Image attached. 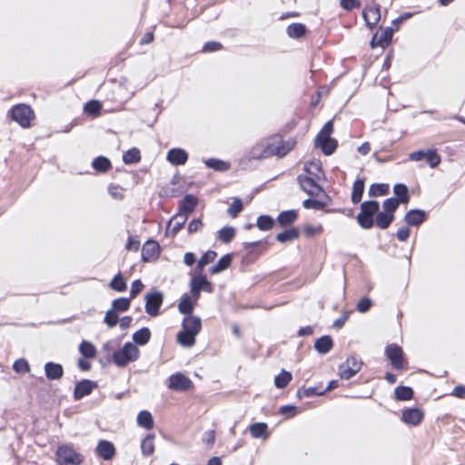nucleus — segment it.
<instances>
[{"label":"nucleus","mask_w":465,"mask_h":465,"mask_svg":"<svg viewBox=\"0 0 465 465\" xmlns=\"http://www.w3.org/2000/svg\"><path fill=\"white\" fill-rule=\"evenodd\" d=\"M137 423L139 426L150 430L153 427V419L147 411H142L137 415Z\"/></svg>","instance_id":"obj_31"},{"label":"nucleus","mask_w":465,"mask_h":465,"mask_svg":"<svg viewBox=\"0 0 465 465\" xmlns=\"http://www.w3.org/2000/svg\"><path fill=\"white\" fill-rule=\"evenodd\" d=\"M140 355V351L135 344L126 342L120 350L113 351L112 361L118 367H125L130 362L135 361Z\"/></svg>","instance_id":"obj_2"},{"label":"nucleus","mask_w":465,"mask_h":465,"mask_svg":"<svg viewBox=\"0 0 465 465\" xmlns=\"http://www.w3.org/2000/svg\"><path fill=\"white\" fill-rule=\"evenodd\" d=\"M306 28L302 24L293 23L287 27V34L292 38H299L305 34Z\"/></svg>","instance_id":"obj_40"},{"label":"nucleus","mask_w":465,"mask_h":465,"mask_svg":"<svg viewBox=\"0 0 465 465\" xmlns=\"http://www.w3.org/2000/svg\"><path fill=\"white\" fill-rule=\"evenodd\" d=\"M141 160L140 151L137 148L129 149L124 155L123 161L127 164L136 163Z\"/></svg>","instance_id":"obj_43"},{"label":"nucleus","mask_w":465,"mask_h":465,"mask_svg":"<svg viewBox=\"0 0 465 465\" xmlns=\"http://www.w3.org/2000/svg\"><path fill=\"white\" fill-rule=\"evenodd\" d=\"M273 220L269 215H261L257 219V226L262 231H268L273 226Z\"/></svg>","instance_id":"obj_51"},{"label":"nucleus","mask_w":465,"mask_h":465,"mask_svg":"<svg viewBox=\"0 0 465 465\" xmlns=\"http://www.w3.org/2000/svg\"><path fill=\"white\" fill-rule=\"evenodd\" d=\"M293 146L294 142L284 141L279 135L270 137L266 140V149L269 157L277 156L282 158L291 152Z\"/></svg>","instance_id":"obj_3"},{"label":"nucleus","mask_w":465,"mask_h":465,"mask_svg":"<svg viewBox=\"0 0 465 465\" xmlns=\"http://www.w3.org/2000/svg\"><path fill=\"white\" fill-rule=\"evenodd\" d=\"M232 262V257L230 254H225L220 258L218 262L210 269L212 274L219 273L226 270Z\"/></svg>","instance_id":"obj_32"},{"label":"nucleus","mask_w":465,"mask_h":465,"mask_svg":"<svg viewBox=\"0 0 465 465\" xmlns=\"http://www.w3.org/2000/svg\"><path fill=\"white\" fill-rule=\"evenodd\" d=\"M154 434H148L141 443L142 453L144 456H150L154 451V443H153Z\"/></svg>","instance_id":"obj_33"},{"label":"nucleus","mask_w":465,"mask_h":465,"mask_svg":"<svg viewBox=\"0 0 465 465\" xmlns=\"http://www.w3.org/2000/svg\"><path fill=\"white\" fill-rule=\"evenodd\" d=\"M332 131H333L332 121H328L324 124V126L322 128V130L320 131L318 135L316 136L315 145L319 146L325 141H329L330 139H331V134H332Z\"/></svg>","instance_id":"obj_22"},{"label":"nucleus","mask_w":465,"mask_h":465,"mask_svg":"<svg viewBox=\"0 0 465 465\" xmlns=\"http://www.w3.org/2000/svg\"><path fill=\"white\" fill-rule=\"evenodd\" d=\"M298 217V213L295 210H288L282 212L278 217L277 222L283 227L293 223Z\"/></svg>","instance_id":"obj_25"},{"label":"nucleus","mask_w":465,"mask_h":465,"mask_svg":"<svg viewBox=\"0 0 465 465\" xmlns=\"http://www.w3.org/2000/svg\"><path fill=\"white\" fill-rule=\"evenodd\" d=\"M159 244L155 241H147L142 249V258L148 262L158 255Z\"/></svg>","instance_id":"obj_19"},{"label":"nucleus","mask_w":465,"mask_h":465,"mask_svg":"<svg viewBox=\"0 0 465 465\" xmlns=\"http://www.w3.org/2000/svg\"><path fill=\"white\" fill-rule=\"evenodd\" d=\"M96 387L97 384L95 381L90 380H83L75 385L74 397L75 400H80L83 397L89 395Z\"/></svg>","instance_id":"obj_13"},{"label":"nucleus","mask_w":465,"mask_h":465,"mask_svg":"<svg viewBox=\"0 0 465 465\" xmlns=\"http://www.w3.org/2000/svg\"><path fill=\"white\" fill-rule=\"evenodd\" d=\"M362 16L368 26L373 27L381 19L380 6L366 7L362 12Z\"/></svg>","instance_id":"obj_16"},{"label":"nucleus","mask_w":465,"mask_h":465,"mask_svg":"<svg viewBox=\"0 0 465 465\" xmlns=\"http://www.w3.org/2000/svg\"><path fill=\"white\" fill-rule=\"evenodd\" d=\"M204 163L208 168L220 172L226 171L230 167L228 163L215 158L207 159Z\"/></svg>","instance_id":"obj_39"},{"label":"nucleus","mask_w":465,"mask_h":465,"mask_svg":"<svg viewBox=\"0 0 465 465\" xmlns=\"http://www.w3.org/2000/svg\"><path fill=\"white\" fill-rule=\"evenodd\" d=\"M357 222L359 225L363 229H371L374 225V217L365 213L364 211L360 210V213L357 214Z\"/></svg>","instance_id":"obj_29"},{"label":"nucleus","mask_w":465,"mask_h":465,"mask_svg":"<svg viewBox=\"0 0 465 465\" xmlns=\"http://www.w3.org/2000/svg\"><path fill=\"white\" fill-rule=\"evenodd\" d=\"M143 289V284L140 280L134 281L130 291V299H134Z\"/></svg>","instance_id":"obj_63"},{"label":"nucleus","mask_w":465,"mask_h":465,"mask_svg":"<svg viewBox=\"0 0 465 465\" xmlns=\"http://www.w3.org/2000/svg\"><path fill=\"white\" fill-rule=\"evenodd\" d=\"M110 287L117 292H124L126 290V283L121 273L116 274L110 282Z\"/></svg>","instance_id":"obj_52"},{"label":"nucleus","mask_w":465,"mask_h":465,"mask_svg":"<svg viewBox=\"0 0 465 465\" xmlns=\"http://www.w3.org/2000/svg\"><path fill=\"white\" fill-rule=\"evenodd\" d=\"M8 114L23 128H28L31 125V121L35 118L32 108L25 104L13 106Z\"/></svg>","instance_id":"obj_4"},{"label":"nucleus","mask_w":465,"mask_h":465,"mask_svg":"<svg viewBox=\"0 0 465 465\" xmlns=\"http://www.w3.org/2000/svg\"><path fill=\"white\" fill-rule=\"evenodd\" d=\"M393 193L398 197L400 203H406L409 201L408 188L402 183H397L393 187Z\"/></svg>","instance_id":"obj_41"},{"label":"nucleus","mask_w":465,"mask_h":465,"mask_svg":"<svg viewBox=\"0 0 465 465\" xmlns=\"http://www.w3.org/2000/svg\"><path fill=\"white\" fill-rule=\"evenodd\" d=\"M193 307L194 303L189 296L183 297L178 305L180 312L183 313L185 316L193 315L192 312Z\"/></svg>","instance_id":"obj_38"},{"label":"nucleus","mask_w":465,"mask_h":465,"mask_svg":"<svg viewBox=\"0 0 465 465\" xmlns=\"http://www.w3.org/2000/svg\"><path fill=\"white\" fill-rule=\"evenodd\" d=\"M393 220H394V214H391V213H388L382 211V212L377 213L374 223L380 229H386L390 226V224L393 222Z\"/></svg>","instance_id":"obj_24"},{"label":"nucleus","mask_w":465,"mask_h":465,"mask_svg":"<svg viewBox=\"0 0 465 465\" xmlns=\"http://www.w3.org/2000/svg\"><path fill=\"white\" fill-rule=\"evenodd\" d=\"M302 205L306 209L322 210L325 207V203L313 199H306L303 201Z\"/></svg>","instance_id":"obj_59"},{"label":"nucleus","mask_w":465,"mask_h":465,"mask_svg":"<svg viewBox=\"0 0 465 465\" xmlns=\"http://www.w3.org/2000/svg\"><path fill=\"white\" fill-rule=\"evenodd\" d=\"M340 5L345 10H351L360 7L361 3L359 0H341Z\"/></svg>","instance_id":"obj_64"},{"label":"nucleus","mask_w":465,"mask_h":465,"mask_svg":"<svg viewBox=\"0 0 465 465\" xmlns=\"http://www.w3.org/2000/svg\"><path fill=\"white\" fill-rule=\"evenodd\" d=\"M192 280L196 283V285L199 286L201 291L206 292L208 293L213 292V285L205 276H193Z\"/></svg>","instance_id":"obj_44"},{"label":"nucleus","mask_w":465,"mask_h":465,"mask_svg":"<svg viewBox=\"0 0 465 465\" xmlns=\"http://www.w3.org/2000/svg\"><path fill=\"white\" fill-rule=\"evenodd\" d=\"M324 391H318L315 387L303 388L298 391V397H302V395L305 397H312L314 395H322Z\"/></svg>","instance_id":"obj_61"},{"label":"nucleus","mask_w":465,"mask_h":465,"mask_svg":"<svg viewBox=\"0 0 465 465\" xmlns=\"http://www.w3.org/2000/svg\"><path fill=\"white\" fill-rule=\"evenodd\" d=\"M332 340L330 336H322L315 341L314 348L321 354L328 353L332 348Z\"/></svg>","instance_id":"obj_23"},{"label":"nucleus","mask_w":465,"mask_h":465,"mask_svg":"<svg viewBox=\"0 0 465 465\" xmlns=\"http://www.w3.org/2000/svg\"><path fill=\"white\" fill-rule=\"evenodd\" d=\"M361 209L374 217L379 212L380 204L377 201H366L361 204Z\"/></svg>","instance_id":"obj_47"},{"label":"nucleus","mask_w":465,"mask_h":465,"mask_svg":"<svg viewBox=\"0 0 465 465\" xmlns=\"http://www.w3.org/2000/svg\"><path fill=\"white\" fill-rule=\"evenodd\" d=\"M400 203V201L397 200L396 198L386 199L382 204L383 211L388 213L394 214V212L396 211Z\"/></svg>","instance_id":"obj_55"},{"label":"nucleus","mask_w":465,"mask_h":465,"mask_svg":"<svg viewBox=\"0 0 465 465\" xmlns=\"http://www.w3.org/2000/svg\"><path fill=\"white\" fill-rule=\"evenodd\" d=\"M337 141L333 138L330 139L329 141H325L322 144H320L318 147H320L322 151V153L325 155H331L334 153V151L337 148Z\"/></svg>","instance_id":"obj_53"},{"label":"nucleus","mask_w":465,"mask_h":465,"mask_svg":"<svg viewBox=\"0 0 465 465\" xmlns=\"http://www.w3.org/2000/svg\"><path fill=\"white\" fill-rule=\"evenodd\" d=\"M216 257H217L216 252H214V251H207L206 252H204L203 254V256L201 257L199 262H201L203 264H204L206 266L209 263H211L212 262H213Z\"/></svg>","instance_id":"obj_62"},{"label":"nucleus","mask_w":465,"mask_h":465,"mask_svg":"<svg viewBox=\"0 0 465 465\" xmlns=\"http://www.w3.org/2000/svg\"><path fill=\"white\" fill-rule=\"evenodd\" d=\"M102 109L100 102L93 100L89 101L84 104V110L88 115L96 117L99 115Z\"/></svg>","instance_id":"obj_42"},{"label":"nucleus","mask_w":465,"mask_h":465,"mask_svg":"<svg viewBox=\"0 0 465 465\" xmlns=\"http://www.w3.org/2000/svg\"><path fill=\"white\" fill-rule=\"evenodd\" d=\"M163 299V294L160 292L147 293L145 295V312L152 317L158 315Z\"/></svg>","instance_id":"obj_8"},{"label":"nucleus","mask_w":465,"mask_h":465,"mask_svg":"<svg viewBox=\"0 0 465 465\" xmlns=\"http://www.w3.org/2000/svg\"><path fill=\"white\" fill-rule=\"evenodd\" d=\"M304 171L310 177L320 180L322 176L321 163L318 162H311L304 165Z\"/></svg>","instance_id":"obj_28"},{"label":"nucleus","mask_w":465,"mask_h":465,"mask_svg":"<svg viewBox=\"0 0 465 465\" xmlns=\"http://www.w3.org/2000/svg\"><path fill=\"white\" fill-rule=\"evenodd\" d=\"M108 193L115 200H121L124 198L123 188L118 185L111 184L108 187Z\"/></svg>","instance_id":"obj_60"},{"label":"nucleus","mask_w":465,"mask_h":465,"mask_svg":"<svg viewBox=\"0 0 465 465\" xmlns=\"http://www.w3.org/2000/svg\"><path fill=\"white\" fill-rule=\"evenodd\" d=\"M362 361L356 356H350L344 362L340 364L339 376L341 379L349 380L356 375L361 369Z\"/></svg>","instance_id":"obj_6"},{"label":"nucleus","mask_w":465,"mask_h":465,"mask_svg":"<svg viewBox=\"0 0 465 465\" xmlns=\"http://www.w3.org/2000/svg\"><path fill=\"white\" fill-rule=\"evenodd\" d=\"M104 322L108 327L113 328L118 322V314L113 308L106 312L104 316Z\"/></svg>","instance_id":"obj_57"},{"label":"nucleus","mask_w":465,"mask_h":465,"mask_svg":"<svg viewBox=\"0 0 465 465\" xmlns=\"http://www.w3.org/2000/svg\"><path fill=\"white\" fill-rule=\"evenodd\" d=\"M385 354L394 369L402 370L404 368L403 351L399 345L395 343L388 345L385 349Z\"/></svg>","instance_id":"obj_7"},{"label":"nucleus","mask_w":465,"mask_h":465,"mask_svg":"<svg viewBox=\"0 0 465 465\" xmlns=\"http://www.w3.org/2000/svg\"><path fill=\"white\" fill-rule=\"evenodd\" d=\"M45 372L48 380H59L63 377L64 369L61 364L49 361L45 365Z\"/></svg>","instance_id":"obj_18"},{"label":"nucleus","mask_w":465,"mask_h":465,"mask_svg":"<svg viewBox=\"0 0 465 465\" xmlns=\"http://www.w3.org/2000/svg\"><path fill=\"white\" fill-rule=\"evenodd\" d=\"M299 237V231L296 228L285 230L276 235V240L280 242H292Z\"/></svg>","instance_id":"obj_30"},{"label":"nucleus","mask_w":465,"mask_h":465,"mask_svg":"<svg viewBox=\"0 0 465 465\" xmlns=\"http://www.w3.org/2000/svg\"><path fill=\"white\" fill-rule=\"evenodd\" d=\"M236 231L232 226H225L218 232V240L222 242L229 243L235 236Z\"/></svg>","instance_id":"obj_34"},{"label":"nucleus","mask_w":465,"mask_h":465,"mask_svg":"<svg viewBox=\"0 0 465 465\" xmlns=\"http://www.w3.org/2000/svg\"><path fill=\"white\" fill-rule=\"evenodd\" d=\"M197 198L192 194H186L179 203V212L182 214H185L188 217L190 213L194 211L197 205Z\"/></svg>","instance_id":"obj_15"},{"label":"nucleus","mask_w":465,"mask_h":465,"mask_svg":"<svg viewBox=\"0 0 465 465\" xmlns=\"http://www.w3.org/2000/svg\"><path fill=\"white\" fill-rule=\"evenodd\" d=\"M395 28L392 27H386L385 29H381V31L377 32L371 38V46L372 48L381 46L385 47L387 46L392 39L393 33Z\"/></svg>","instance_id":"obj_11"},{"label":"nucleus","mask_w":465,"mask_h":465,"mask_svg":"<svg viewBox=\"0 0 465 465\" xmlns=\"http://www.w3.org/2000/svg\"><path fill=\"white\" fill-rule=\"evenodd\" d=\"M83 460V456L71 446L62 445L56 450V461L59 465H79Z\"/></svg>","instance_id":"obj_5"},{"label":"nucleus","mask_w":465,"mask_h":465,"mask_svg":"<svg viewBox=\"0 0 465 465\" xmlns=\"http://www.w3.org/2000/svg\"><path fill=\"white\" fill-rule=\"evenodd\" d=\"M364 180L361 178H359L354 182L351 192V202L353 203H358L361 202L364 192Z\"/></svg>","instance_id":"obj_26"},{"label":"nucleus","mask_w":465,"mask_h":465,"mask_svg":"<svg viewBox=\"0 0 465 465\" xmlns=\"http://www.w3.org/2000/svg\"><path fill=\"white\" fill-rule=\"evenodd\" d=\"M426 213L421 210H411L405 214L404 220L409 225L418 226L425 220Z\"/></svg>","instance_id":"obj_21"},{"label":"nucleus","mask_w":465,"mask_h":465,"mask_svg":"<svg viewBox=\"0 0 465 465\" xmlns=\"http://www.w3.org/2000/svg\"><path fill=\"white\" fill-rule=\"evenodd\" d=\"M151 338V331L148 328L144 327L135 331L133 334V341L137 345H145Z\"/></svg>","instance_id":"obj_27"},{"label":"nucleus","mask_w":465,"mask_h":465,"mask_svg":"<svg viewBox=\"0 0 465 465\" xmlns=\"http://www.w3.org/2000/svg\"><path fill=\"white\" fill-rule=\"evenodd\" d=\"M96 454L104 460H111L115 456V448L108 440H101L96 446Z\"/></svg>","instance_id":"obj_12"},{"label":"nucleus","mask_w":465,"mask_h":465,"mask_svg":"<svg viewBox=\"0 0 465 465\" xmlns=\"http://www.w3.org/2000/svg\"><path fill=\"white\" fill-rule=\"evenodd\" d=\"M130 300L131 299H127V298L115 299L113 301L112 308L117 312H125L130 307Z\"/></svg>","instance_id":"obj_50"},{"label":"nucleus","mask_w":465,"mask_h":465,"mask_svg":"<svg viewBox=\"0 0 465 465\" xmlns=\"http://www.w3.org/2000/svg\"><path fill=\"white\" fill-rule=\"evenodd\" d=\"M422 419L423 413L419 409H408L402 413V420L412 426L420 423Z\"/></svg>","instance_id":"obj_17"},{"label":"nucleus","mask_w":465,"mask_h":465,"mask_svg":"<svg viewBox=\"0 0 465 465\" xmlns=\"http://www.w3.org/2000/svg\"><path fill=\"white\" fill-rule=\"evenodd\" d=\"M426 154L425 159L431 168H435L440 164V157L435 151L428 150Z\"/></svg>","instance_id":"obj_56"},{"label":"nucleus","mask_w":465,"mask_h":465,"mask_svg":"<svg viewBox=\"0 0 465 465\" xmlns=\"http://www.w3.org/2000/svg\"><path fill=\"white\" fill-rule=\"evenodd\" d=\"M187 159V153L181 148L171 149L167 153V160L175 165L185 163Z\"/></svg>","instance_id":"obj_20"},{"label":"nucleus","mask_w":465,"mask_h":465,"mask_svg":"<svg viewBox=\"0 0 465 465\" xmlns=\"http://www.w3.org/2000/svg\"><path fill=\"white\" fill-rule=\"evenodd\" d=\"M79 351L81 354L88 359H93L96 356L95 347L89 341H83L79 345Z\"/></svg>","instance_id":"obj_36"},{"label":"nucleus","mask_w":465,"mask_h":465,"mask_svg":"<svg viewBox=\"0 0 465 465\" xmlns=\"http://www.w3.org/2000/svg\"><path fill=\"white\" fill-rule=\"evenodd\" d=\"M168 387L171 390L177 391H187L193 385L192 381L181 372L171 375L168 379Z\"/></svg>","instance_id":"obj_10"},{"label":"nucleus","mask_w":465,"mask_h":465,"mask_svg":"<svg viewBox=\"0 0 465 465\" xmlns=\"http://www.w3.org/2000/svg\"><path fill=\"white\" fill-rule=\"evenodd\" d=\"M246 156L249 160H261L269 158L266 149V140H262L254 144L249 150Z\"/></svg>","instance_id":"obj_14"},{"label":"nucleus","mask_w":465,"mask_h":465,"mask_svg":"<svg viewBox=\"0 0 465 465\" xmlns=\"http://www.w3.org/2000/svg\"><path fill=\"white\" fill-rule=\"evenodd\" d=\"M267 430V425L265 423H253L250 427L251 434L253 438H262L265 436Z\"/></svg>","instance_id":"obj_49"},{"label":"nucleus","mask_w":465,"mask_h":465,"mask_svg":"<svg viewBox=\"0 0 465 465\" xmlns=\"http://www.w3.org/2000/svg\"><path fill=\"white\" fill-rule=\"evenodd\" d=\"M13 369L18 373H26L30 371L28 362L24 359H19L14 362Z\"/></svg>","instance_id":"obj_58"},{"label":"nucleus","mask_w":465,"mask_h":465,"mask_svg":"<svg viewBox=\"0 0 465 465\" xmlns=\"http://www.w3.org/2000/svg\"><path fill=\"white\" fill-rule=\"evenodd\" d=\"M187 220V216L185 214H182L177 213L169 223V226L172 228V232L176 233L185 223Z\"/></svg>","instance_id":"obj_37"},{"label":"nucleus","mask_w":465,"mask_h":465,"mask_svg":"<svg viewBox=\"0 0 465 465\" xmlns=\"http://www.w3.org/2000/svg\"><path fill=\"white\" fill-rule=\"evenodd\" d=\"M92 165L97 172L104 173L111 167V163L106 157L99 156L93 161Z\"/></svg>","instance_id":"obj_46"},{"label":"nucleus","mask_w":465,"mask_h":465,"mask_svg":"<svg viewBox=\"0 0 465 465\" xmlns=\"http://www.w3.org/2000/svg\"><path fill=\"white\" fill-rule=\"evenodd\" d=\"M413 396V391L410 387L406 386H398L395 389V397L400 401H408L411 400Z\"/></svg>","instance_id":"obj_45"},{"label":"nucleus","mask_w":465,"mask_h":465,"mask_svg":"<svg viewBox=\"0 0 465 465\" xmlns=\"http://www.w3.org/2000/svg\"><path fill=\"white\" fill-rule=\"evenodd\" d=\"M389 186L384 183L372 184L369 189V195L371 197H377L387 194Z\"/></svg>","instance_id":"obj_48"},{"label":"nucleus","mask_w":465,"mask_h":465,"mask_svg":"<svg viewBox=\"0 0 465 465\" xmlns=\"http://www.w3.org/2000/svg\"><path fill=\"white\" fill-rule=\"evenodd\" d=\"M318 181L315 178L310 177L309 175H299L298 182L302 189L312 196H318L320 193H323L322 188L317 183Z\"/></svg>","instance_id":"obj_9"},{"label":"nucleus","mask_w":465,"mask_h":465,"mask_svg":"<svg viewBox=\"0 0 465 465\" xmlns=\"http://www.w3.org/2000/svg\"><path fill=\"white\" fill-rule=\"evenodd\" d=\"M182 331L177 334V341L183 347H192L195 343V337L202 330V321L198 316H184Z\"/></svg>","instance_id":"obj_1"},{"label":"nucleus","mask_w":465,"mask_h":465,"mask_svg":"<svg viewBox=\"0 0 465 465\" xmlns=\"http://www.w3.org/2000/svg\"><path fill=\"white\" fill-rule=\"evenodd\" d=\"M292 375L291 372L282 370L274 379V385L278 389L285 388L292 381Z\"/></svg>","instance_id":"obj_35"},{"label":"nucleus","mask_w":465,"mask_h":465,"mask_svg":"<svg viewBox=\"0 0 465 465\" xmlns=\"http://www.w3.org/2000/svg\"><path fill=\"white\" fill-rule=\"evenodd\" d=\"M243 205L239 198H234L232 204L227 210V213L232 217H236L242 211Z\"/></svg>","instance_id":"obj_54"}]
</instances>
